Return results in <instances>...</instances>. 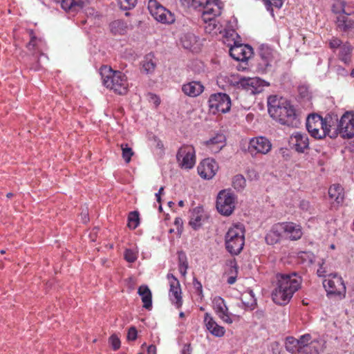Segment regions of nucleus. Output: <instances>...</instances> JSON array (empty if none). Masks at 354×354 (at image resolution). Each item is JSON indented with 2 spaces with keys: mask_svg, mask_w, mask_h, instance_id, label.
<instances>
[{
  "mask_svg": "<svg viewBox=\"0 0 354 354\" xmlns=\"http://www.w3.org/2000/svg\"><path fill=\"white\" fill-rule=\"evenodd\" d=\"M12 196H13L12 193H10H10H8V194H7V195H6V196H7L8 198H11Z\"/></svg>",
  "mask_w": 354,
  "mask_h": 354,
  "instance_id": "60",
  "label": "nucleus"
},
{
  "mask_svg": "<svg viewBox=\"0 0 354 354\" xmlns=\"http://www.w3.org/2000/svg\"><path fill=\"white\" fill-rule=\"evenodd\" d=\"M1 254H4V253H5V251H4V250H1Z\"/></svg>",
  "mask_w": 354,
  "mask_h": 354,
  "instance_id": "64",
  "label": "nucleus"
},
{
  "mask_svg": "<svg viewBox=\"0 0 354 354\" xmlns=\"http://www.w3.org/2000/svg\"><path fill=\"white\" fill-rule=\"evenodd\" d=\"M339 49V56L340 59L346 64L348 63L352 51L351 46L348 43H345L340 46Z\"/></svg>",
  "mask_w": 354,
  "mask_h": 354,
  "instance_id": "33",
  "label": "nucleus"
},
{
  "mask_svg": "<svg viewBox=\"0 0 354 354\" xmlns=\"http://www.w3.org/2000/svg\"><path fill=\"white\" fill-rule=\"evenodd\" d=\"M271 142L268 138L263 136L252 138L248 147L249 151L251 153L255 152L262 154L268 153L271 150Z\"/></svg>",
  "mask_w": 354,
  "mask_h": 354,
  "instance_id": "18",
  "label": "nucleus"
},
{
  "mask_svg": "<svg viewBox=\"0 0 354 354\" xmlns=\"http://www.w3.org/2000/svg\"><path fill=\"white\" fill-rule=\"evenodd\" d=\"M204 86L200 81H191L182 86V91L185 95L195 97L200 95L204 91Z\"/></svg>",
  "mask_w": 354,
  "mask_h": 354,
  "instance_id": "22",
  "label": "nucleus"
},
{
  "mask_svg": "<svg viewBox=\"0 0 354 354\" xmlns=\"http://www.w3.org/2000/svg\"><path fill=\"white\" fill-rule=\"evenodd\" d=\"M225 248L233 255L239 254L243 248L245 230L243 225H235L225 234Z\"/></svg>",
  "mask_w": 354,
  "mask_h": 354,
  "instance_id": "4",
  "label": "nucleus"
},
{
  "mask_svg": "<svg viewBox=\"0 0 354 354\" xmlns=\"http://www.w3.org/2000/svg\"><path fill=\"white\" fill-rule=\"evenodd\" d=\"M266 9L274 16L272 7L281 8L283 6V0H263Z\"/></svg>",
  "mask_w": 354,
  "mask_h": 354,
  "instance_id": "36",
  "label": "nucleus"
},
{
  "mask_svg": "<svg viewBox=\"0 0 354 354\" xmlns=\"http://www.w3.org/2000/svg\"><path fill=\"white\" fill-rule=\"evenodd\" d=\"M188 263L185 256L179 255V271L183 276H185Z\"/></svg>",
  "mask_w": 354,
  "mask_h": 354,
  "instance_id": "41",
  "label": "nucleus"
},
{
  "mask_svg": "<svg viewBox=\"0 0 354 354\" xmlns=\"http://www.w3.org/2000/svg\"><path fill=\"white\" fill-rule=\"evenodd\" d=\"M156 64L153 60L151 55H147L145 57V59L142 61V69L146 73H151L154 71Z\"/></svg>",
  "mask_w": 354,
  "mask_h": 354,
  "instance_id": "34",
  "label": "nucleus"
},
{
  "mask_svg": "<svg viewBox=\"0 0 354 354\" xmlns=\"http://www.w3.org/2000/svg\"><path fill=\"white\" fill-rule=\"evenodd\" d=\"M84 6V0H62L61 6L66 12L75 13L82 10Z\"/></svg>",
  "mask_w": 354,
  "mask_h": 354,
  "instance_id": "27",
  "label": "nucleus"
},
{
  "mask_svg": "<svg viewBox=\"0 0 354 354\" xmlns=\"http://www.w3.org/2000/svg\"><path fill=\"white\" fill-rule=\"evenodd\" d=\"M297 339L293 337H288L286 339V350L292 353H301V348L299 347Z\"/></svg>",
  "mask_w": 354,
  "mask_h": 354,
  "instance_id": "32",
  "label": "nucleus"
},
{
  "mask_svg": "<svg viewBox=\"0 0 354 354\" xmlns=\"http://www.w3.org/2000/svg\"><path fill=\"white\" fill-rule=\"evenodd\" d=\"M291 140L294 145V148L299 153H303L305 149L308 148V135L304 133H294L291 136Z\"/></svg>",
  "mask_w": 354,
  "mask_h": 354,
  "instance_id": "24",
  "label": "nucleus"
},
{
  "mask_svg": "<svg viewBox=\"0 0 354 354\" xmlns=\"http://www.w3.org/2000/svg\"><path fill=\"white\" fill-rule=\"evenodd\" d=\"M337 131L343 138L354 137V113H345L339 122Z\"/></svg>",
  "mask_w": 354,
  "mask_h": 354,
  "instance_id": "14",
  "label": "nucleus"
},
{
  "mask_svg": "<svg viewBox=\"0 0 354 354\" xmlns=\"http://www.w3.org/2000/svg\"><path fill=\"white\" fill-rule=\"evenodd\" d=\"M121 9L128 10L133 8L137 3V0H118Z\"/></svg>",
  "mask_w": 354,
  "mask_h": 354,
  "instance_id": "40",
  "label": "nucleus"
},
{
  "mask_svg": "<svg viewBox=\"0 0 354 354\" xmlns=\"http://www.w3.org/2000/svg\"><path fill=\"white\" fill-rule=\"evenodd\" d=\"M163 190H164V187H161L159 189L158 194H161L162 193Z\"/></svg>",
  "mask_w": 354,
  "mask_h": 354,
  "instance_id": "57",
  "label": "nucleus"
},
{
  "mask_svg": "<svg viewBox=\"0 0 354 354\" xmlns=\"http://www.w3.org/2000/svg\"><path fill=\"white\" fill-rule=\"evenodd\" d=\"M252 50V48L248 45H234L230 48V55L236 61H245L250 58Z\"/></svg>",
  "mask_w": 354,
  "mask_h": 354,
  "instance_id": "21",
  "label": "nucleus"
},
{
  "mask_svg": "<svg viewBox=\"0 0 354 354\" xmlns=\"http://www.w3.org/2000/svg\"><path fill=\"white\" fill-rule=\"evenodd\" d=\"M183 46L185 48H189L191 47V46L189 44H186V41L185 40H183Z\"/></svg>",
  "mask_w": 354,
  "mask_h": 354,
  "instance_id": "55",
  "label": "nucleus"
},
{
  "mask_svg": "<svg viewBox=\"0 0 354 354\" xmlns=\"http://www.w3.org/2000/svg\"><path fill=\"white\" fill-rule=\"evenodd\" d=\"M209 111L213 114L225 113L230 110L231 100L228 95L223 93L210 95L209 100Z\"/></svg>",
  "mask_w": 354,
  "mask_h": 354,
  "instance_id": "11",
  "label": "nucleus"
},
{
  "mask_svg": "<svg viewBox=\"0 0 354 354\" xmlns=\"http://www.w3.org/2000/svg\"><path fill=\"white\" fill-rule=\"evenodd\" d=\"M203 322L207 330L213 336L216 337H221L225 335V328L218 325L210 313H205Z\"/></svg>",
  "mask_w": 354,
  "mask_h": 354,
  "instance_id": "20",
  "label": "nucleus"
},
{
  "mask_svg": "<svg viewBox=\"0 0 354 354\" xmlns=\"http://www.w3.org/2000/svg\"><path fill=\"white\" fill-rule=\"evenodd\" d=\"M156 200L158 203L160 202L161 198L160 194H158V193L156 194Z\"/></svg>",
  "mask_w": 354,
  "mask_h": 354,
  "instance_id": "56",
  "label": "nucleus"
},
{
  "mask_svg": "<svg viewBox=\"0 0 354 354\" xmlns=\"http://www.w3.org/2000/svg\"><path fill=\"white\" fill-rule=\"evenodd\" d=\"M198 173L204 179H212L216 174L218 166L214 159L206 158L198 166Z\"/></svg>",
  "mask_w": 354,
  "mask_h": 354,
  "instance_id": "17",
  "label": "nucleus"
},
{
  "mask_svg": "<svg viewBox=\"0 0 354 354\" xmlns=\"http://www.w3.org/2000/svg\"><path fill=\"white\" fill-rule=\"evenodd\" d=\"M213 308L218 317L225 323L231 324L233 322L232 314L229 312L225 300L219 297H215L212 300Z\"/></svg>",
  "mask_w": 354,
  "mask_h": 354,
  "instance_id": "16",
  "label": "nucleus"
},
{
  "mask_svg": "<svg viewBox=\"0 0 354 354\" xmlns=\"http://www.w3.org/2000/svg\"><path fill=\"white\" fill-rule=\"evenodd\" d=\"M236 196L231 192L223 189L219 192L216 198V209L223 216L231 215L236 207Z\"/></svg>",
  "mask_w": 354,
  "mask_h": 354,
  "instance_id": "8",
  "label": "nucleus"
},
{
  "mask_svg": "<svg viewBox=\"0 0 354 354\" xmlns=\"http://www.w3.org/2000/svg\"><path fill=\"white\" fill-rule=\"evenodd\" d=\"M138 295L141 297L143 302V307L146 309H151L152 306V295L147 286H140L138 290Z\"/></svg>",
  "mask_w": 354,
  "mask_h": 354,
  "instance_id": "30",
  "label": "nucleus"
},
{
  "mask_svg": "<svg viewBox=\"0 0 354 354\" xmlns=\"http://www.w3.org/2000/svg\"><path fill=\"white\" fill-rule=\"evenodd\" d=\"M122 25V23L120 21H115L112 22L111 24V28L112 31H113V28H115V27H119Z\"/></svg>",
  "mask_w": 354,
  "mask_h": 354,
  "instance_id": "53",
  "label": "nucleus"
},
{
  "mask_svg": "<svg viewBox=\"0 0 354 354\" xmlns=\"http://www.w3.org/2000/svg\"><path fill=\"white\" fill-rule=\"evenodd\" d=\"M323 286L328 296L344 298L346 295V286L342 278L337 274H330L323 281Z\"/></svg>",
  "mask_w": 354,
  "mask_h": 354,
  "instance_id": "9",
  "label": "nucleus"
},
{
  "mask_svg": "<svg viewBox=\"0 0 354 354\" xmlns=\"http://www.w3.org/2000/svg\"><path fill=\"white\" fill-rule=\"evenodd\" d=\"M177 162L183 169H190L196 163L195 149L192 145L181 147L176 155Z\"/></svg>",
  "mask_w": 354,
  "mask_h": 354,
  "instance_id": "12",
  "label": "nucleus"
},
{
  "mask_svg": "<svg viewBox=\"0 0 354 354\" xmlns=\"http://www.w3.org/2000/svg\"><path fill=\"white\" fill-rule=\"evenodd\" d=\"M168 204H169V206H171V204H174V203H173L172 202H171V201H170V202H169V203H168Z\"/></svg>",
  "mask_w": 354,
  "mask_h": 354,
  "instance_id": "63",
  "label": "nucleus"
},
{
  "mask_svg": "<svg viewBox=\"0 0 354 354\" xmlns=\"http://www.w3.org/2000/svg\"><path fill=\"white\" fill-rule=\"evenodd\" d=\"M231 82L239 88H242L252 94L262 91L266 82L259 77H243L239 75H233Z\"/></svg>",
  "mask_w": 354,
  "mask_h": 354,
  "instance_id": "7",
  "label": "nucleus"
},
{
  "mask_svg": "<svg viewBox=\"0 0 354 354\" xmlns=\"http://www.w3.org/2000/svg\"><path fill=\"white\" fill-rule=\"evenodd\" d=\"M178 205H179L180 207H183V206H184V201H180L178 202Z\"/></svg>",
  "mask_w": 354,
  "mask_h": 354,
  "instance_id": "58",
  "label": "nucleus"
},
{
  "mask_svg": "<svg viewBox=\"0 0 354 354\" xmlns=\"http://www.w3.org/2000/svg\"><path fill=\"white\" fill-rule=\"evenodd\" d=\"M37 45V39L35 37H31L30 42L28 44V48L29 50H32L35 46Z\"/></svg>",
  "mask_w": 354,
  "mask_h": 354,
  "instance_id": "51",
  "label": "nucleus"
},
{
  "mask_svg": "<svg viewBox=\"0 0 354 354\" xmlns=\"http://www.w3.org/2000/svg\"><path fill=\"white\" fill-rule=\"evenodd\" d=\"M336 25L339 31L346 32L354 28V21L348 15L343 12L337 17Z\"/></svg>",
  "mask_w": 354,
  "mask_h": 354,
  "instance_id": "25",
  "label": "nucleus"
},
{
  "mask_svg": "<svg viewBox=\"0 0 354 354\" xmlns=\"http://www.w3.org/2000/svg\"><path fill=\"white\" fill-rule=\"evenodd\" d=\"M121 149L122 151V155L123 159L127 163H129L131 161V157L134 154L132 149L129 147L127 144H122Z\"/></svg>",
  "mask_w": 354,
  "mask_h": 354,
  "instance_id": "39",
  "label": "nucleus"
},
{
  "mask_svg": "<svg viewBox=\"0 0 354 354\" xmlns=\"http://www.w3.org/2000/svg\"><path fill=\"white\" fill-rule=\"evenodd\" d=\"M351 76L352 77H354V68L352 69L351 72Z\"/></svg>",
  "mask_w": 354,
  "mask_h": 354,
  "instance_id": "62",
  "label": "nucleus"
},
{
  "mask_svg": "<svg viewBox=\"0 0 354 354\" xmlns=\"http://www.w3.org/2000/svg\"><path fill=\"white\" fill-rule=\"evenodd\" d=\"M137 330L135 327H131L127 333V339L131 341L136 340L137 338Z\"/></svg>",
  "mask_w": 354,
  "mask_h": 354,
  "instance_id": "48",
  "label": "nucleus"
},
{
  "mask_svg": "<svg viewBox=\"0 0 354 354\" xmlns=\"http://www.w3.org/2000/svg\"><path fill=\"white\" fill-rule=\"evenodd\" d=\"M223 3L220 0H211L202 10L201 19L203 21L216 19L221 15Z\"/></svg>",
  "mask_w": 354,
  "mask_h": 354,
  "instance_id": "15",
  "label": "nucleus"
},
{
  "mask_svg": "<svg viewBox=\"0 0 354 354\" xmlns=\"http://www.w3.org/2000/svg\"><path fill=\"white\" fill-rule=\"evenodd\" d=\"M155 97H156L155 103L156 105H158L160 104V100L156 96H155Z\"/></svg>",
  "mask_w": 354,
  "mask_h": 354,
  "instance_id": "59",
  "label": "nucleus"
},
{
  "mask_svg": "<svg viewBox=\"0 0 354 354\" xmlns=\"http://www.w3.org/2000/svg\"><path fill=\"white\" fill-rule=\"evenodd\" d=\"M139 225V214L138 212H131L128 216V226L129 228L136 229Z\"/></svg>",
  "mask_w": 354,
  "mask_h": 354,
  "instance_id": "37",
  "label": "nucleus"
},
{
  "mask_svg": "<svg viewBox=\"0 0 354 354\" xmlns=\"http://www.w3.org/2000/svg\"><path fill=\"white\" fill-rule=\"evenodd\" d=\"M299 345L301 348V354H308L311 345V335L310 334H305L301 335L297 339Z\"/></svg>",
  "mask_w": 354,
  "mask_h": 354,
  "instance_id": "31",
  "label": "nucleus"
},
{
  "mask_svg": "<svg viewBox=\"0 0 354 354\" xmlns=\"http://www.w3.org/2000/svg\"><path fill=\"white\" fill-rule=\"evenodd\" d=\"M259 55L260 60L258 63V70L261 73L272 71L280 60L279 53L266 45L260 46Z\"/></svg>",
  "mask_w": 354,
  "mask_h": 354,
  "instance_id": "6",
  "label": "nucleus"
},
{
  "mask_svg": "<svg viewBox=\"0 0 354 354\" xmlns=\"http://www.w3.org/2000/svg\"><path fill=\"white\" fill-rule=\"evenodd\" d=\"M328 124V118H323L318 114H312L308 115L306 119V128L310 136L316 139H322L328 135L330 136L329 127Z\"/></svg>",
  "mask_w": 354,
  "mask_h": 354,
  "instance_id": "5",
  "label": "nucleus"
},
{
  "mask_svg": "<svg viewBox=\"0 0 354 354\" xmlns=\"http://www.w3.org/2000/svg\"><path fill=\"white\" fill-rule=\"evenodd\" d=\"M283 230L281 223H276L272 226L266 235V242L268 245H273L280 242L283 238Z\"/></svg>",
  "mask_w": 354,
  "mask_h": 354,
  "instance_id": "23",
  "label": "nucleus"
},
{
  "mask_svg": "<svg viewBox=\"0 0 354 354\" xmlns=\"http://www.w3.org/2000/svg\"><path fill=\"white\" fill-rule=\"evenodd\" d=\"M328 195L331 200L341 204L344 200V190L339 184H333L328 189Z\"/></svg>",
  "mask_w": 354,
  "mask_h": 354,
  "instance_id": "28",
  "label": "nucleus"
},
{
  "mask_svg": "<svg viewBox=\"0 0 354 354\" xmlns=\"http://www.w3.org/2000/svg\"><path fill=\"white\" fill-rule=\"evenodd\" d=\"M301 279L295 272L278 277L277 287L272 291L273 301L278 305L287 304L301 286Z\"/></svg>",
  "mask_w": 354,
  "mask_h": 354,
  "instance_id": "2",
  "label": "nucleus"
},
{
  "mask_svg": "<svg viewBox=\"0 0 354 354\" xmlns=\"http://www.w3.org/2000/svg\"><path fill=\"white\" fill-rule=\"evenodd\" d=\"M326 270L324 268L323 265H321L319 268L317 270V274L319 277H323L326 276Z\"/></svg>",
  "mask_w": 354,
  "mask_h": 354,
  "instance_id": "50",
  "label": "nucleus"
},
{
  "mask_svg": "<svg viewBox=\"0 0 354 354\" xmlns=\"http://www.w3.org/2000/svg\"><path fill=\"white\" fill-rule=\"evenodd\" d=\"M231 272H234L235 274L234 275H232V276H230V277H228L227 281L229 284L232 285V284H234L236 281V277H237V268L236 266H232L231 267Z\"/></svg>",
  "mask_w": 354,
  "mask_h": 354,
  "instance_id": "46",
  "label": "nucleus"
},
{
  "mask_svg": "<svg viewBox=\"0 0 354 354\" xmlns=\"http://www.w3.org/2000/svg\"><path fill=\"white\" fill-rule=\"evenodd\" d=\"M342 44V41L337 37L332 38L329 41V46L332 49L340 48Z\"/></svg>",
  "mask_w": 354,
  "mask_h": 354,
  "instance_id": "45",
  "label": "nucleus"
},
{
  "mask_svg": "<svg viewBox=\"0 0 354 354\" xmlns=\"http://www.w3.org/2000/svg\"><path fill=\"white\" fill-rule=\"evenodd\" d=\"M156 346L151 344L147 347V354H156Z\"/></svg>",
  "mask_w": 354,
  "mask_h": 354,
  "instance_id": "52",
  "label": "nucleus"
},
{
  "mask_svg": "<svg viewBox=\"0 0 354 354\" xmlns=\"http://www.w3.org/2000/svg\"><path fill=\"white\" fill-rule=\"evenodd\" d=\"M246 182L242 175H236L233 178L232 185L238 191L242 190L245 186Z\"/></svg>",
  "mask_w": 354,
  "mask_h": 354,
  "instance_id": "38",
  "label": "nucleus"
},
{
  "mask_svg": "<svg viewBox=\"0 0 354 354\" xmlns=\"http://www.w3.org/2000/svg\"><path fill=\"white\" fill-rule=\"evenodd\" d=\"M193 286L195 290L197 291L198 295L203 297V286L201 283L195 277L193 279Z\"/></svg>",
  "mask_w": 354,
  "mask_h": 354,
  "instance_id": "44",
  "label": "nucleus"
},
{
  "mask_svg": "<svg viewBox=\"0 0 354 354\" xmlns=\"http://www.w3.org/2000/svg\"><path fill=\"white\" fill-rule=\"evenodd\" d=\"M211 0H192V6L195 8H202V9L205 7V5H207Z\"/></svg>",
  "mask_w": 354,
  "mask_h": 354,
  "instance_id": "47",
  "label": "nucleus"
},
{
  "mask_svg": "<svg viewBox=\"0 0 354 354\" xmlns=\"http://www.w3.org/2000/svg\"><path fill=\"white\" fill-rule=\"evenodd\" d=\"M189 38L190 40H193L194 41H196V38L192 35H188L185 36V39Z\"/></svg>",
  "mask_w": 354,
  "mask_h": 354,
  "instance_id": "54",
  "label": "nucleus"
},
{
  "mask_svg": "<svg viewBox=\"0 0 354 354\" xmlns=\"http://www.w3.org/2000/svg\"><path fill=\"white\" fill-rule=\"evenodd\" d=\"M192 349L189 344H186L183 346L181 354H192Z\"/></svg>",
  "mask_w": 354,
  "mask_h": 354,
  "instance_id": "49",
  "label": "nucleus"
},
{
  "mask_svg": "<svg viewBox=\"0 0 354 354\" xmlns=\"http://www.w3.org/2000/svg\"><path fill=\"white\" fill-rule=\"evenodd\" d=\"M268 109L271 118L281 124L298 127L300 118L294 104L286 98L271 95L268 98Z\"/></svg>",
  "mask_w": 354,
  "mask_h": 354,
  "instance_id": "1",
  "label": "nucleus"
},
{
  "mask_svg": "<svg viewBox=\"0 0 354 354\" xmlns=\"http://www.w3.org/2000/svg\"><path fill=\"white\" fill-rule=\"evenodd\" d=\"M283 234L291 241H297L303 235L301 227L292 222L281 223Z\"/></svg>",
  "mask_w": 354,
  "mask_h": 354,
  "instance_id": "19",
  "label": "nucleus"
},
{
  "mask_svg": "<svg viewBox=\"0 0 354 354\" xmlns=\"http://www.w3.org/2000/svg\"><path fill=\"white\" fill-rule=\"evenodd\" d=\"M109 342L114 351L118 350L120 347V340L115 335H112L110 337Z\"/></svg>",
  "mask_w": 354,
  "mask_h": 354,
  "instance_id": "43",
  "label": "nucleus"
},
{
  "mask_svg": "<svg viewBox=\"0 0 354 354\" xmlns=\"http://www.w3.org/2000/svg\"><path fill=\"white\" fill-rule=\"evenodd\" d=\"M103 84L118 95H125L128 92L129 84L126 75L120 71L104 66L100 68Z\"/></svg>",
  "mask_w": 354,
  "mask_h": 354,
  "instance_id": "3",
  "label": "nucleus"
},
{
  "mask_svg": "<svg viewBox=\"0 0 354 354\" xmlns=\"http://www.w3.org/2000/svg\"><path fill=\"white\" fill-rule=\"evenodd\" d=\"M180 317L183 318L185 317V313L183 312L180 313L179 314Z\"/></svg>",
  "mask_w": 354,
  "mask_h": 354,
  "instance_id": "61",
  "label": "nucleus"
},
{
  "mask_svg": "<svg viewBox=\"0 0 354 354\" xmlns=\"http://www.w3.org/2000/svg\"><path fill=\"white\" fill-rule=\"evenodd\" d=\"M148 9L151 16L158 22L171 24L175 21L174 15L156 0H149Z\"/></svg>",
  "mask_w": 354,
  "mask_h": 354,
  "instance_id": "10",
  "label": "nucleus"
},
{
  "mask_svg": "<svg viewBox=\"0 0 354 354\" xmlns=\"http://www.w3.org/2000/svg\"><path fill=\"white\" fill-rule=\"evenodd\" d=\"M206 145L212 153H218L225 145V137L221 133L216 134L206 142Z\"/></svg>",
  "mask_w": 354,
  "mask_h": 354,
  "instance_id": "26",
  "label": "nucleus"
},
{
  "mask_svg": "<svg viewBox=\"0 0 354 354\" xmlns=\"http://www.w3.org/2000/svg\"><path fill=\"white\" fill-rule=\"evenodd\" d=\"M203 218V208L201 207H196L192 212L189 224L194 230H196L202 225L201 221Z\"/></svg>",
  "mask_w": 354,
  "mask_h": 354,
  "instance_id": "29",
  "label": "nucleus"
},
{
  "mask_svg": "<svg viewBox=\"0 0 354 354\" xmlns=\"http://www.w3.org/2000/svg\"><path fill=\"white\" fill-rule=\"evenodd\" d=\"M204 30L205 32L208 34L216 33L217 30H218V23L216 19H212L209 20H207L206 21H203Z\"/></svg>",
  "mask_w": 354,
  "mask_h": 354,
  "instance_id": "35",
  "label": "nucleus"
},
{
  "mask_svg": "<svg viewBox=\"0 0 354 354\" xmlns=\"http://www.w3.org/2000/svg\"><path fill=\"white\" fill-rule=\"evenodd\" d=\"M167 279L169 286V297L172 304L178 308L183 305L182 290L178 279L173 274L169 273Z\"/></svg>",
  "mask_w": 354,
  "mask_h": 354,
  "instance_id": "13",
  "label": "nucleus"
},
{
  "mask_svg": "<svg viewBox=\"0 0 354 354\" xmlns=\"http://www.w3.org/2000/svg\"><path fill=\"white\" fill-rule=\"evenodd\" d=\"M124 259L128 262L133 263L137 259V254L130 249H127L124 252Z\"/></svg>",
  "mask_w": 354,
  "mask_h": 354,
  "instance_id": "42",
  "label": "nucleus"
}]
</instances>
